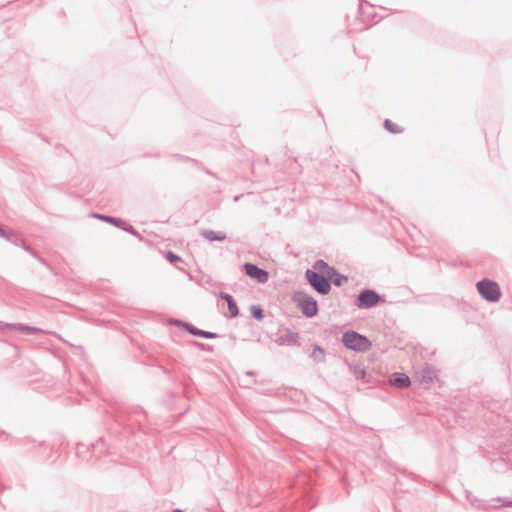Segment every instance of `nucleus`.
Listing matches in <instances>:
<instances>
[{"mask_svg":"<svg viewBox=\"0 0 512 512\" xmlns=\"http://www.w3.org/2000/svg\"><path fill=\"white\" fill-rule=\"evenodd\" d=\"M342 341L348 349L364 352L370 349L371 342L357 332L349 331L343 335Z\"/></svg>","mask_w":512,"mask_h":512,"instance_id":"nucleus-1","label":"nucleus"},{"mask_svg":"<svg viewBox=\"0 0 512 512\" xmlns=\"http://www.w3.org/2000/svg\"><path fill=\"white\" fill-rule=\"evenodd\" d=\"M477 290L487 301L496 302L501 296L498 284L490 280H482L478 282Z\"/></svg>","mask_w":512,"mask_h":512,"instance_id":"nucleus-2","label":"nucleus"},{"mask_svg":"<svg viewBox=\"0 0 512 512\" xmlns=\"http://www.w3.org/2000/svg\"><path fill=\"white\" fill-rule=\"evenodd\" d=\"M294 300L307 317H313L317 314L318 305L314 298L303 293H296Z\"/></svg>","mask_w":512,"mask_h":512,"instance_id":"nucleus-3","label":"nucleus"},{"mask_svg":"<svg viewBox=\"0 0 512 512\" xmlns=\"http://www.w3.org/2000/svg\"><path fill=\"white\" fill-rule=\"evenodd\" d=\"M306 277L309 283L321 294H327L330 291V284L328 280L319 273L307 270Z\"/></svg>","mask_w":512,"mask_h":512,"instance_id":"nucleus-4","label":"nucleus"},{"mask_svg":"<svg viewBox=\"0 0 512 512\" xmlns=\"http://www.w3.org/2000/svg\"><path fill=\"white\" fill-rule=\"evenodd\" d=\"M244 269L248 276L260 283H265L268 280V273L253 264H245Z\"/></svg>","mask_w":512,"mask_h":512,"instance_id":"nucleus-5","label":"nucleus"},{"mask_svg":"<svg viewBox=\"0 0 512 512\" xmlns=\"http://www.w3.org/2000/svg\"><path fill=\"white\" fill-rule=\"evenodd\" d=\"M379 301V296L374 291H364L358 297V306L361 308H369Z\"/></svg>","mask_w":512,"mask_h":512,"instance_id":"nucleus-6","label":"nucleus"},{"mask_svg":"<svg viewBox=\"0 0 512 512\" xmlns=\"http://www.w3.org/2000/svg\"><path fill=\"white\" fill-rule=\"evenodd\" d=\"M389 383L399 388H406L410 386L411 381L410 378L404 373H394L390 377Z\"/></svg>","mask_w":512,"mask_h":512,"instance_id":"nucleus-7","label":"nucleus"},{"mask_svg":"<svg viewBox=\"0 0 512 512\" xmlns=\"http://www.w3.org/2000/svg\"><path fill=\"white\" fill-rule=\"evenodd\" d=\"M315 272L325 274L327 277L332 278L333 269L330 268L325 262L318 261L314 265Z\"/></svg>","mask_w":512,"mask_h":512,"instance_id":"nucleus-8","label":"nucleus"},{"mask_svg":"<svg viewBox=\"0 0 512 512\" xmlns=\"http://www.w3.org/2000/svg\"><path fill=\"white\" fill-rule=\"evenodd\" d=\"M221 297L227 301L231 317L237 316L238 308L233 298L228 294H221Z\"/></svg>","mask_w":512,"mask_h":512,"instance_id":"nucleus-9","label":"nucleus"},{"mask_svg":"<svg viewBox=\"0 0 512 512\" xmlns=\"http://www.w3.org/2000/svg\"><path fill=\"white\" fill-rule=\"evenodd\" d=\"M385 127L387 130H389L392 133H400L402 131V129L400 128V126L398 124L394 123L393 121H391L389 119L385 121Z\"/></svg>","mask_w":512,"mask_h":512,"instance_id":"nucleus-10","label":"nucleus"},{"mask_svg":"<svg viewBox=\"0 0 512 512\" xmlns=\"http://www.w3.org/2000/svg\"><path fill=\"white\" fill-rule=\"evenodd\" d=\"M205 237L208 238L209 240H223L225 239V234H216L214 231H208L205 232Z\"/></svg>","mask_w":512,"mask_h":512,"instance_id":"nucleus-11","label":"nucleus"},{"mask_svg":"<svg viewBox=\"0 0 512 512\" xmlns=\"http://www.w3.org/2000/svg\"><path fill=\"white\" fill-rule=\"evenodd\" d=\"M251 313L258 320H261L263 318L262 310H261V308H259L257 306H253L251 308Z\"/></svg>","mask_w":512,"mask_h":512,"instance_id":"nucleus-12","label":"nucleus"},{"mask_svg":"<svg viewBox=\"0 0 512 512\" xmlns=\"http://www.w3.org/2000/svg\"><path fill=\"white\" fill-rule=\"evenodd\" d=\"M191 333H193L194 335H199V336H203L205 338H212L214 335L211 334V333H208V332H202V331H196V330H190Z\"/></svg>","mask_w":512,"mask_h":512,"instance_id":"nucleus-13","label":"nucleus"},{"mask_svg":"<svg viewBox=\"0 0 512 512\" xmlns=\"http://www.w3.org/2000/svg\"><path fill=\"white\" fill-rule=\"evenodd\" d=\"M166 258L171 263H173L175 261H180L181 260L179 256L173 254L172 252H168L167 255H166Z\"/></svg>","mask_w":512,"mask_h":512,"instance_id":"nucleus-14","label":"nucleus"},{"mask_svg":"<svg viewBox=\"0 0 512 512\" xmlns=\"http://www.w3.org/2000/svg\"><path fill=\"white\" fill-rule=\"evenodd\" d=\"M95 217L99 218V219H102L106 222H109V223H116L115 219L111 218V217H108V216H103V215H96Z\"/></svg>","mask_w":512,"mask_h":512,"instance_id":"nucleus-15","label":"nucleus"},{"mask_svg":"<svg viewBox=\"0 0 512 512\" xmlns=\"http://www.w3.org/2000/svg\"><path fill=\"white\" fill-rule=\"evenodd\" d=\"M0 236H6L5 232L0 228Z\"/></svg>","mask_w":512,"mask_h":512,"instance_id":"nucleus-16","label":"nucleus"}]
</instances>
